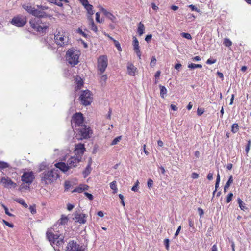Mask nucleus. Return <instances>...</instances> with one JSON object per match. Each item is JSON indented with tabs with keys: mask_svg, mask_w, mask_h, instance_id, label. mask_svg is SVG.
<instances>
[{
	"mask_svg": "<svg viewBox=\"0 0 251 251\" xmlns=\"http://www.w3.org/2000/svg\"><path fill=\"white\" fill-rule=\"evenodd\" d=\"M188 67L190 69H194L195 68H202V65L201 64H196L194 63H191L188 64Z\"/></svg>",
	"mask_w": 251,
	"mask_h": 251,
	"instance_id": "nucleus-35",
	"label": "nucleus"
},
{
	"mask_svg": "<svg viewBox=\"0 0 251 251\" xmlns=\"http://www.w3.org/2000/svg\"><path fill=\"white\" fill-rule=\"evenodd\" d=\"M133 46L135 53L139 57V59H141L142 53L140 50L139 42L135 37H133Z\"/></svg>",
	"mask_w": 251,
	"mask_h": 251,
	"instance_id": "nucleus-15",
	"label": "nucleus"
},
{
	"mask_svg": "<svg viewBox=\"0 0 251 251\" xmlns=\"http://www.w3.org/2000/svg\"><path fill=\"white\" fill-rule=\"evenodd\" d=\"M91 162H89L83 173H90L91 171Z\"/></svg>",
	"mask_w": 251,
	"mask_h": 251,
	"instance_id": "nucleus-51",
	"label": "nucleus"
},
{
	"mask_svg": "<svg viewBox=\"0 0 251 251\" xmlns=\"http://www.w3.org/2000/svg\"><path fill=\"white\" fill-rule=\"evenodd\" d=\"M145 30V26L144 24L140 22L138 24V29H137V32L138 34L140 36H141L143 35V34Z\"/></svg>",
	"mask_w": 251,
	"mask_h": 251,
	"instance_id": "nucleus-27",
	"label": "nucleus"
},
{
	"mask_svg": "<svg viewBox=\"0 0 251 251\" xmlns=\"http://www.w3.org/2000/svg\"><path fill=\"white\" fill-rule=\"evenodd\" d=\"M31 27L36 31L44 33L49 27V24L39 18H34L29 21Z\"/></svg>",
	"mask_w": 251,
	"mask_h": 251,
	"instance_id": "nucleus-1",
	"label": "nucleus"
},
{
	"mask_svg": "<svg viewBox=\"0 0 251 251\" xmlns=\"http://www.w3.org/2000/svg\"><path fill=\"white\" fill-rule=\"evenodd\" d=\"M107 79V76L106 75H103L100 77V82L102 83H105L106 80Z\"/></svg>",
	"mask_w": 251,
	"mask_h": 251,
	"instance_id": "nucleus-48",
	"label": "nucleus"
},
{
	"mask_svg": "<svg viewBox=\"0 0 251 251\" xmlns=\"http://www.w3.org/2000/svg\"><path fill=\"white\" fill-rule=\"evenodd\" d=\"M79 245L74 240L70 241L66 247V251H81L79 249Z\"/></svg>",
	"mask_w": 251,
	"mask_h": 251,
	"instance_id": "nucleus-12",
	"label": "nucleus"
},
{
	"mask_svg": "<svg viewBox=\"0 0 251 251\" xmlns=\"http://www.w3.org/2000/svg\"><path fill=\"white\" fill-rule=\"evenodd\" d=\"M33 16H35V18L44 17L47 16L46 12L43 11L41 9H36L34 10Z\"/></svg>",
	"mask_w": 251,
	"mask_h": 251,
	"instance_id": "nucleus-23",
	"label": "nucleus"
},
{
	"mask_svg": "<svg viewBox=\"0 0 251 251\" xmlns=\"http://www.w3.org/2000/svg\"><path fill=\"white\" fill-rule=\"evenodd\" d=\"M88 19L89 21V28L93 31L95 33H97L98 31V27L95 24L93 19L92 17H88Z\"/></svg>",
	"mask_w": 251,
	"mask_h": 251,
	"instance_id": "nucleus-24",
	"label": "nucleus"
},
{
	"mask_svg": "<svg viewBox=\"0 0 251 251\" xmlns=\"http://www.w3.org/2000/svg\"><path fill=\"white\" fill-rule=\"evenodd\" d=\"M76 131H78V134L80 136V139H88L91 137L93 132L89 126L83 125L77 128Z\"/></svg>",
	"mask_w": 251,
	"mask_h": 251,
	"instance_id": "nucleus-8",
	"label": "nucleus"
},
{
	"mask_svg": "<svg viewBox=\"0 0 251 251\" xmlns=\"http://www.w3.org/2000/svg\"><path fill=\"white\" fill-rule=\"evenodd\" d=\"M220 181V175H219V174H217L216 181V183H215V190L214 191V193L217 191V188L219 187Z\"/></svg>",
	"mask_w": 251,
	"mask_h": 251,
	"instance_id": "nucleus-40",
	"label": "nucleus"
},
{
	"mask_svg": "<svg viewBox=\"0 0 251 251\" xmlns=\"http://www.w3.org/2000/svg\"><path fill=\"white\" fill-rule=\"evenodd\" d=\"M77 32L85 38H86L87 36V35L84 32H83L80 28H79L77 29Z\"/></svg>",
	"mask_w": 251,
	"mask_h": 251,
	"instance_id": "nucleus-54",
	"label": "nucleus"
},
{
	"mask_svg": "<svg viewBox=\"0 0 251 251\" xmlns=\"http://www.w3.org/2000/svg\"><path fill=\"white\" fill-rule=\"evenodd\" d=\"M47 163L46 162H42L40 165V171H43L44 170H45L46 168H47Z\"/></svg>",
	"mask_w": 251,
	"mask_h": 251,
	"instance_id": "nucleus-49",
	"label": "nucleus"
},
{
	"mask_svg": "<svg viewBox=\"0 0 251 251\" xmlns=\"http://www.w3.org/2000/svg\"><path fill=\"white\" fill-rule=\"evenodd\" d=\"M156 63V59L155 57V56H153L151 58V61L150 63V65L151 67H153L155 66Z\"/></svg>",
	"mask_w": 251,
	"mask_h": 251,
	"instance_id": "nucleus-47",
	"label": "nucleus"
},
{
	"mask_svg": "<svg viewBox=\"0 0 251 251\" xmlns=\"http://www.w3.org/2000/svg\"><path fill=\"white\" fill-rule=\"evenodd\" d=\"M72 187V183L70 181H65L64 182L65 191H68Z\"/></svg>",
	"mask_w": 251,
	"mask_h": 251,
	"instance_id": "nucleus-36",
	"label": "nucleus"
},
{
	"mask_svg": "<svg viewBox=\"0 0 251 251\" xmlns=\"http://www.w3.org/2000/svg\"><path fill=\"white\" fill-rule=\"evenodd\" d=\"M239 130V127L238 124L237 123H234L231 126V132L233 133H236Z\"/></svg>",
	"mask_w": 251,
	"mask_h": 251,
	"instance_id": "nucleus-33",
	"label": "nucleus"
},
{
	"mask_svg": "<svg viewBox=\"0 0 251 251\" xmlns=\"http://www.w3.org/2000/svg\"><path fill=\"white\" fill-rule=\"evenodd\" d=\"M29 210L31 212V213L33 215L36 213V206L35 204H33L32 205H30L29 208Z\"/></svg>",
	"mask_w": 251,
	"mask_h": 251,
	"instance_id": "nucleus-38",
	"label": "nucleus"
},
{
	"mask_svg": "<svg viewBox=\"0 0 251 251\" xmlns=\"http://www.w3.org/2000/svg\"><path fill=\"white\" fill-rule=\"evenodd\" d=\"M81 159L77 156L71 157L68 160V165L69 168L75 167L80 161Z\"/></svg>",
	"mask_w": 251,
	"mask_h": 251,
	"instance_id": "nucleus-16",
	"label": "nucleus"
},
{
	"mask_svg": "<svg viewBox=\"0 0 251 251\" xmlns=\"http://www.w3.org/2000/svg\"><path fill=\"white\" fill-rule=\"evenodd\" d=\"M59 177L58 174H44L42 177V181L45 184H51Z\"/></svg>",
	"mask_w": 251,
	"mask_h": 251,
	"instance_id": "nucleus-10",
	"label": "nucleus"
},
{
	"mask_svg": "<svg viewBox=\"0 0 251 251\" xmlns=\"http://www.w3.org/2000/svg\"><path fill=\"white\" fill-rule=\"evenodd\" d=\"M54 166L56 168L64 172L67 171L69 168L68 163L66 164L65 163L62 162L56 163Z\"/></svg>",
	"mask_w": 251,
	"mask_h": 251,
	"instance_id": "nucleus-21",
	"label": "nucleus"
},
{
	"mask_svg": "<svg viewBox=\"0 0 251 251\" xmlns=\"http://www.w3.org/2000/svg\"><path fill=\"white\" fill-rule=\"evenodd\" d=\"M99 9L102 12V13L106 16V18L110 20L112 22H115L116 21V17L111 13L107 11L105 9L103 8L101 6H99Z\"/></svg>",
	"mask_w": 251,
	"mask_h": 251,
	"instance_id": "nucleus-14",
	"label": "nucleus"
},
{
	"mask_svg": "<svg viewBox=\"0 0 251 251\" xmlns=\"http://www.w3.org/2000/svg\"><path fill=\"white\" fill-rule=\"evenodd\" d=\"M17 202L20 204L23 207H25L26 208L28 207L27 204L25 202L24 200H23L22 199H19L17 200Z\"/></svg>",
	"mask_w": 251,
	"mask_h": 251,
	"instance_id": "nucleus-34",
	"label": "nucleus"
},
{
	"mask_svg": "<svg viewBox=\"0 0 251 251\" xmlns=\"http://www.w3.org/2000/svg\"><path fill=\"white\" fill-rule=\"evenodd\" d=\"M181 36L183 38H185L189 39V40H190L192 39V36H191V34L188 33L183 32L181 33Z\"/></svg>",
	"mask_w": 251,
	"mask_h": 251,
	"instance_id": "nucleus-44",
	"label": "nucleus"
},
{
	"mask_svg": "<svg viewBox=\"0 0 251 251\" xmlns=\"http://www.w3.org/2000/svg\"><path fill=\"white\" fill-rule=\"evenodd\" d=\"M110 187L113 190V193L115 194L117 192L118 189L116 185V181H113L110 184Z\"/></svg>",
	"mask_w": 251,
	"mask_h": 251,
	"instance_id": "nucleus-32",
	"label": "nucleus"
},
{
	"mask_svg": "<svg viewBox=\"0 0 251 251\" xmlns=\"http://www.w3.org/2000/svg\"><path fill=\"white\" fill-rule=\"evenodd\" d=\"M74 216L75 222L81 224L86 223L87 216L85 214L81 213L80 212H75Z\"/></svg>",
	"mask_w": 251,
	"mask_h": 251,
	"instance_id": "nucleus-13",
	"label": "nucleus"
},
{
	"mask_svg": "<svg viewBox=\"0 0 251 251\" xmlns=\"http://www.w3.org/2000/svg\"><path fill=\"white\" fill-rule=\"evenodd\" d=\"M251 146V140H249L248 141V143H247V145L246 146V148H245V151H246V152L247 154L248 153V152L250 150Z\"/></svg>",
	"mask_w": 251,
	"mask_h": 251,
	"instance_id": "nucleus-43",
	"label": "nucleus"
},
{
	"mask_svg": "<svg viewBox=\"0 0 251 251\" xmlns=\"http://www.w3.org/2000/svg\"><path fill=\"white\" fill-rule=\"evenodd\" d=\"M159 87H160V96L162 98H164V95L166 94L167 92V89L166 88V87L165 86H162V85H160Z\"/></svg>",
	"mask_w": 251,
	"mask_h": 251,
	"instance_id": "nucleus-30",
	"label": "nucleus"
},
{
	"mask_svg": "<svg viewBox=\"0 0 251 251\" xmlns=\"http://www.w3.org/2000/svg\"><path fill=\"white\" fill-rule=\"evenodd\" d=\"M80 3L85 7L88 5L89 3L88 0H79Z\"/></svg>",
	"mask_w": 251,
	"mask_h": 251,
	"instance_id": "nucleus-56",
	"label": "nucleus"
},
{
	"mask_svg": "<svg viewBox=\"0 0 251 251\" xmlns=\"http://www.w3.org/2000/svg\"><path fill=\"white\" fill-rule=\"evenodd\" d=\"M80 55V51L74 49H69L66 54V59L68 63L72 67L77 65Z\"/></svg>",
	"mask_w": 251,
	"mask_h": 251,
	"instance_id": "nucleus-2",
	"label": "nucleus"
},
{
	"mask_svg": "<svg viewBox=\"0 0 251 251\" xmlns=\"http://www.w3.org/2000/svg\"><path fill=\"white\" fill-rule=\"evenodd\" d=\"M84 7L86 9L88 14L90 15L88 17H92V16L94 13L93 11V6L92 5L89 4L88 5L85 6Z\"/></svg>",
	"mask_w": 251,
	"mask_h": 251,
	"instance_id": "nucleus-29",
	"label": "nucleus"
},
{
	"mask_svg": "<svg viewBox=\"0 0 251 251\" xmlns=\"http://www.w3.org/2000/svg\"><path fill=\"white\" fill-rule=\"evenodd\" d=\"M108 66V58L106 55H100L97 59V73L102 75L106 70Z\"/></svg>",
	"mask_w": 251,
	"mask_h": 251,
	"instance_id": "nucleus-5",
	"label": "nucleus"
},
{
	"mask_svg": "<svg viewBox=\"0 0 251 251\" xmlns=\"http://www.w3.org/2000/svg\"><path fill=\"white\" fill-rule=\"evenodd\" d=\"M75 80L76 85V86L75 88V90L77 91L80 89L84 84V82L80 76L77 75L75 77Z\"/></svg>",
	"mask_w": 251,
	"mask_h": 251,
	"instance_id": "nucleus-22",
	"label": "nucleus"
},
{
	"mask_svg": "<svg viewBox=\"0 0 251 251\" xmlns=\"http://www.w3.org/2000/svg\"><path fill=\"white\" fill-rule=\"evenodd\" d=\"M153 181L151 179H149L147 182V185L149 189L152 187Z\"/></svg>",
	"mask_w": 251,
	"mask_h": 251,
	"instance_id": "nucleus-53",
	"label": "nucleus"
},
{
	"mask_svg": "<svg viewBox=\"0 0 251 251\" xmlns=\"http://www.w3.org/2000/svg\"><path fill=\"white\" fill-rule=\"evenodd\" d=\"M216 62V59H208L206 61V63L208 64H212L215 63Z\"/></svg>",
	"mask_w": 251,
	"mask_h": 251,
	"instance_id": "nucleus-58",
	"label": "nucleus"
},
{
	"mask_svg": "<svg viewBox=\"0 0 251 251\" xmlns=\"http://www.w3.org/2000/svg\"><path fill=\"white\" fill-rule=\"evenodd\" d=\"M2 207H3L4 209V210H5V213H6L7 215H9V216H12V215L10 213H9V212L8 211V209L7 208V207H6V206H5V205H2Z\"/></svg>",
	"mask_w": 251,
	"mask_h": 251,
	"instance_id": "nucleus-59",
	"label": "nucleus"
},
{
	"mask_svg": "<svg viewBox=\"0 0 251 251\" xmlns=\"http://www.w3.org/2000/svg\"><path fill=\"white\" fill-rule=\"evenodd\" d=\"M152 38V35L151 34H149V35H147L145 38V41L147 42H149L151 39Z\"/></svg>",
	"mask_w": 251,
	"mask_h": 251,
	"instance_id": "nucleus-62",
	"label": "nucleus"
},
{
	"mask_svg": "<svg viewBox=\"0 0 251 251\" xmlns=\"http://www.w3.org/2000/svg\"><path fill=\"white\" fill-rule=\"evenodd\" d=\"M127 73L129 75H135V73L137 71V68L135 67L132 63L128 62L127 63Z\"/></svg>",
	"mask_w": 251,
	"mask_h": 251,
	"instance_id": "nucleus-19",
	"label": "nucleus"
},
{
	"mask_svg": "<svg viewBox=\"0 0 251 251\" xmlns=\"http://www.w3.org/2000/svg\"><path fill=\"white\" fill-rule=\"evenodd\" d=\"M46 237L51 244L60 246L63 243V239L60 237V235L54 234L50 230L47 231Z\"/></svg>",
	"mask_w": 251,
	"mask_h": 251,
	"instance_id": "nucleus-7",
	"label": "nucleus"
},
{
	"mask_svg": "<svg viewBox=\"0 0 251 251\" xmlns=\"http://www.w3.org/2000/svg\"><path fill=\"white\" fill-rule=\"evenodd\" d=\"M188 221H189V225L190 227H192L193 228V229H194V224L193 221L190 219H189L188 220Z\"/></svg>",
	"mask_w": 251,
	"mask_h": 251,
	"instance_id": "nucleus-61",
	"label": "nucleus"
},
{
	"mask_svg": "<svg viewBox=\"0 0 251 251\" xmlns=\"http://www.w3.org/2000/svg\"><path fill=\"white\" fill-rule=\"evenodd\" d=\"M186 18L189 20V21H193L196 19V17L193 14L189 13L187 14Z\"/></svg>",
	"mask_w": 251,
	"mask_h": 251,
	"instance_id": "nucleus-41",
	"label": "nucleus"
},
{
	"mask_svg": "<svg viewBox=\"0 0 251 251\" xmlns=\"http://www.w3.org/2000/svg\"><path fill=\"white\" fill-rule=\"evenodd\" d=\"M96 20L97 22L100 23H102L103 21L102 19H100V13L99 12H97L96 14Z\"/></svg>",
	"mask_w": 251,
	"mask_h": 251,
	"instance_id": "nucleus-52",
	"label": "nucleus"
},
{
	"mask_svg": "<svg viewBox=\"0 0 251 251\" xmlns=\"http://www.w3.org/2000/svg\"><path fill=\"white\" fill-rule=\"evenodd\" d=\"M237 201L241 209L244 210L245 208V207L244 206V203H243L242 201L240 198H238Z\"/></svg>",
	"mask_w": 251,
	"mask_h": 251,
	"instance_id": "nucleus-45",
	"label": "nucleus"
},
{
	"mask_svg": "<svg viewBox=\"0 0 251 251\" xmlns=\"http://www.w3.org/2000/svg\"><path fill=\"white\" fill-rule=\"evenodd\" d=\"M188 7L189 8H191V9L192 10V11H197L198 12H199L200 11V9H198L195 5H189L188 6Z\"/></svg>",
	"mask_w": 251,
	"mask_h": 251,
	"instance_id": "nucleus-55",
	"label": "nucleus"
},
{
	"mask_svg": "<svg viewBox=\"0 0 251 251\" xmlns=\"http://www.w3.org/2000/svg\"><path fill=\"white\" fill-rule=\"evenodd\" d=\"M35 177L33 174H23L22 176V184L19 189L21 191L28 190Z\"/></svg>",
	"mask_w": 251,
	"mask_h": 251,
	"instance_id": "nucleus-4",
	"label": "nucleus"
},
{
	"mask_svg": "<svg viewBox=\"0 0 251 251\" xmlns=\"http://www.w3.org/2000/svg\"><path fill=\"white\" fill-rule=\"evenodd\" d=\"M55 43L60 47H64L68 44V36L63 29L57 30L54 33Z\"/></svg>",
	"mask_w": 251,
	"mask_h": 251,
	"instance_id": "nucleus-3",
	"label": "nucleus"
},
{
	"mask_svg": "<svg viewBox=\"0 0 251 251\" xmlns=\"http://www.w3.org/2000/svg\"><path fill=\"white\" fill-rule=\"evenodd\" d=\"M1 184L5 187L10 188L13 184V183L8 178H2L1 180Z\"/></svg>",
	"mask_w": 251,
	"mask_h": 251,
	"instance_id": "nucleus-25",
	"label": "nucleus"
},
{
	"mask_svg": "<svg viewBox=\"0 0 251 251\" xmlns=\"http://www.w3.org/2000/svg\"><path fill=\"white\" fill-rule=\"evenodd\" d=\"M89 187L88 185L86 184H80L78 187H76L72 191V193L77 192L81 193L83 191L88 190Z\"/></svg>",
	"mask_w": 251,
	"mask_h": 251,
	"instance_id": "nucleus-20",
	"label": "nucleus"
},
{
	"mask_svg": "<svg viewBox=\"0 0 251 251\" xmlns=\"http://www.w3.org/2000/svg\"><path fill=\"white\" fill-rule=\"evenodd\" d=\"M84 195L86 196L90 200H93V196L91 194H90L88 192H85Z\"/></svg>",
	"mask_w": 251,
	"mask_h": 251,
	"instance_id": "nucleus-57",
	"label": "nucleus"
},
{
	"mask_svg": "<svg viewBox=\"0 0 251 251\" xmlns=\"http://www.w3.org/2000/svg\"><path fill=\"white\" fill-rule=\"evenodd\" d=\"M80 100L81 103L83 105H89L92 102L93 95L92 93L88 90L83 91L80 96Z\"/></svg>",
	"mask_w": 251,
	"mask_h": 251,
	"instance_id": "nucleus-9",
	"label": "nucleus"
},
{
	"mask_svg": "<svg viewBox=\"0 0 251 251\" xmlns=\"http://www.w3.org/2000/svg\"><path fill=\"white\" fill-rule=\"evenodd\" d=\"M217 75L222 80H224V75L222 73L218 71Z\"/></svg>",
	"mask_w": 251,
	"mask_h": 251,
	"instance_id": "nucleus-63",
	"label": "nucleus"
},
{
	"mask_svg": "<svg viewBox=\"0 0 251 251\" xmlns=\"http://www.w3.org/2000/svg\"><path fill=\"white\" fill-rule=\"evenodd\" d=\"M27 22L26 18L25 16H17V26L23 27Z\"/></svg>",
	"mask_w": 251,
	"mask_h": 251,
	"instance_id": "nucleus-17",
	"label": "nucleus"
},
{
	"mask_svg": "<svg viewBox=\"0 0 251 251\" xmlns=\"http://www.w3.org/2000/svg\"><path fill=\"white\" fill-rule=\"evenodd\" d=\"M233 194L232 193H230L229 194H228L227 197V199H226V202L228 203H229L232 200V198L233 197Z\"/></svg>",
	"mask_w": 251,
	"mask_h": 251,
	"instance_id": "nucleus-50",
	"label": "nucleus"
},
{
	"mask_svg": "<svg viewBox=\"0 0 251 251\" xmlns=\"http://www.w3.org/2000/svg\"><path fill=\"white\" fill-rule=\"evenodd\" d=\"M223 43L225 46L228 47L232 45V42L228 38L224 39Z\"/></svg>",
	"mask_w": 251,
	"mask_h": 251,
	"instance_id": "nucleus-39",
	"label": "nucleus"
},
{
	"mask_svg": "<svg viewBox=\"0 0 251 251\" xmlns=\"http://www.w3.org/2000/svg\"><path fill=\"white\" fill-rule=\"evenodd\" d=\"M69 221V218L68 216L62 214L60 218L57 221L56 224L54 225V226H65L67 224L68 222Z\"/></svg>",
	"mask_w": 251,
	"mask_h": 251,
	"instance_id": "nucleus-18",
	"label": "nucleus"
},
{
	"mask_svg": "<svg viewBox=\"0 0 251 251\" xmlns=\"http://www.w3.org/2000/svg\"><path fill=\"white\" fill-rule=\"evenodd\" d=\"M113 43H114L115 47L117 48L118 50L119 51H122V48L121 47L119 42L117 40H114Z\"/></svg>",
	"mask_w": 251,
	"mask_h": 251,
	"instance_id": "nucleus-42",
	"label": "nucleus"
},
{
	"mask_svg": "<svg viewBox=\"0 0 251 251\" xmlns=\"http://www.w3.org/2000/svg\"><path fill=\"white\" fill-rule=\"evenodd\" d=\"M85 151V148L83 144L79 143L75 145L74 152L76 156L81 159L82 156Z\"/></svg>",
	"mask_w": 251,
	"mask_h": 251,
	"instance_id": "nucleus-11",
	"label": "nucleus"
},
{
	"mask_svg": "<svg viewBox=\"0 0 251 251\" xmlns=\"http://www.w3.org/2000/svg\"><path fill=\"white\" fill-rule=\"evenodd\" d=\"M11 168L10 165L7 162L0 161V170L9 171Z\"/></svg>",
	"mask_w": 251,
	"mask_h": 251,
	"instance_id": "nucleus-26",
	"label": "nucleus"
},
{
	"mask_svg": "<svg viewBox=\"0 0 251 251\" xmlns=\"http://www.w3.org/2000/svg\"><path fill=\"white\" fill-rule=\"evenodd\" d=\"M169 239H165L164 240V244L165 246V248L167 251L169 250Z\"/></svg>",
	"mask_w": 251,
	"mask_h": 251,
	"instance_id": "nucleus-46",
	"label": "nucleus"
},
{
	"mask_svg": "<svg viewBox=\"0 0 251 251\" xmlns=\"http://www.w3.org/2000/svg\"><path fill=\"white\" fill-rule=\"evenodd\" d=\"M232 182H233L232 176H230L228 181L226 183V184L224 186V191L225 192H226V191L227 189L228 188L230 185L231 184V183H232Z\"/></svg>",
	"mask_w": 251,
	"mask_h": 251,
	"instance_id": "nucleus-31",
	"label": "nucleus"
},
{
	"mask_svg": "<svg viewBox=\"0 0 251 251\" xmlns=\"http://www.w3.org/2000/svg\"><path fill=\"white\" fill-rule=\"evenodd\" d=\"M121 139H122V136H119L116 137L115 138H114L113 140V141L111 143L110 145L111 146L116 145L118 142H119L121 141Z\"/></svg>",
	"mask_w": 251,
	"mask_h": 251,
	"instance_id": "nucleus-37",
	"label": "nucleus"
},
{
	"mask_svg": "<svg viewBox=\"0 0 251 251\" xmlns=\"http://www.w3.org/2000/svg\"><path fill=\"white\" fill-rule=\"evenodd\" d=\"M84 117L81 113H75L73 115L71 120L72 128L74 130H77V128L84 125Z\"/></svg>",
	"mask_w": 251,
	"mask_h": 251,
	"instance_id": "nucleus-6",
	"label": "nucleus"
},
{
	"mask_svg": "<svg viewBox=\"0 0 251 251\" xmlns=\"http://www.w3.org/2000/svg\"><path fill=\"white\" fill-rule=\"evenodd\" d=\"M204 112V109L201 108H198L197 110V114L199 116L201 115Z\"/></svg>",
	"mask_w": 251,
	"mask_h": 251,
	"instance_id": "nucleus-60",
	"label": "nucleus"
},
{
	"mask_svg": "<svg viewBox=\"0 0 251 251\" xmlns=\"http://www.w3.org/2000/svg\"><path fill=\"white\" fill-rule=\"evenodd\" d=\"M3 222L5 224V225H6V226H9L10 227H13L14 226V225L13 224L6 221L5 220H3Z\"/></svg>",
	"mask_w": 251,
	"mask_h": 251,
	"instance_id": "nucleus-64",
	"label": "nucleus"
},
{
	"mask_svg": "<svg viewBox=\"0 0 251 251\" xmlns=\"http://www.w3.org/2000/svg\"><path fill=\"white\" fill-rule=\"evenodd\" d=\"M23 7L29 13L33 15L34 10H35V9H36L35 8V7H33L30 5H23Z\"/></svg>",
	"mask_w": 251,
	"mask_h": 251,
	"instance_id": "nucleus-28",
	"label": "nucleus"
}]
</instances>
